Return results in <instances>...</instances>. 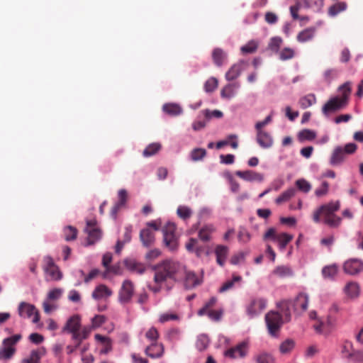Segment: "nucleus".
I'll use <instances>...</instances> for the list:
<instances>
[{"label": "nucleus", "mask_w": 363, "mask_h": 363, "mask_svg": "<svg viewBox=\"0 0 363 363\" xmlns=\"http://www.w3.org/2000/svg\"><path fill=\"white\" fill-rule=\"evenodd\" d=\"M153 269L155 283L164 284L168 280L174 282L180 281L185 272V266L179 262L167 259L154 266Z\"/></svg>", "instance_id": "nucleus-1"}, {"label": "nucleus", "mask_w": 363, "mask_h": 363, "mask_svg": "<svg viewBox=\"0 0 363 363\" xmlns=\"http://www.w3.org/2000/svg\"><path fill=\"white\" fill-rule=\"evenodd\" d=\"M340 203L339 201H332L321 205L313 213V221L319 223L322 218L323 223L330 228H338L341 225L342 218L337 216L335 213L340 209Z\"/></svg>", "instance_id": "nucleus-2"}, {"label": "nucleus", "mask_w": 363, "mask_h": 363, "mask_svg": "<svg viewBox=\"0 0 363 363\" xmlns=\"http://www.w3.org/2000/svg\"><path fill=\"white\" fill-rule=\"evenodd\" d=\"M62 332L70 334L72 340L82 342L89 337L91 328L89 325H82V316L74 314L67 320Z\"/></svg>", "instance_id": "nucleus-3"}, {"label": "nucleus", "mask_w": 363, "mask_h": 363, "mask_svg": "<svg viewBox=\"0 0 363 363\" xmlns=\"http://www.w3.org/2000/svg\"><path fill=\"white\" fill-rule=\"evenodd\" d=\"M340 96L331 97L322 107V113L324 116H328L345 108L348 104V98L351 92L350 82H345L340 86Z\"/></svg>", "instance_id": "nucleus-4"}, {"label": "nucleus", "mask_w": 363, "mask_h": 363, "mask_svg": "<svg viewBox=\"0 0 363 363\" xmlns=\"http://www.w3.org/2000/svg\"><path fill=\"white\" fill-rule=\"evenodd\" d=\"M217 301L218 299L216 297H211L204 303L203 306L198 311V315H207L211 320L214 322L220 320L224 310L221 306L216 308Z\"/></svg>", "instance_id": "nucleus-5"}, {"label": "nucleus", "mask_w": 363, "mask_h": 363, "mask_svg": "<svg viewBox=\"0 0 363 363\" xmlns=\"http://www.w3.org/2000/svg\"><path fill=\"white\" fill-rule=\"evenodd\" d=\"M265 323L269 334L273 337H278L279 330L284 323L281 315L270 311L265 315Z\"/></svg>", "instance_id": "nucleus-6"}, {"label": "nucleus", "mask_w": 363, "mask_h": 363, "mask_svg": "<svg viewBox=\"0 0 363 363\" xmlns=\"http://www.w3.org/2000/svg\"><path fill=\"white\" fill-rule=\"evenodd\" d=\"M267 300L263 297H252L245 305V312L250 318L259 315L267 308Z\"/></svg>", "instance_id": "nucleus-7"}, {"label": "nucleus", "mask_w": 363, "mask_h": 363, "mask_svg": "<svg viewBox=\"0 0 363 363\" xmlns=\"http://www.w3.org/2000/svg\"><path fill=\"white\" fill-rule=\"evenodd\" d=\"M175 232L176 225L172 222H167L162 229L164 243L170 251H175L178 247V237Z\"/></svg>", "instance_id": "nucleus-8"}, {"label": "nucleus", "mask_w": 363, "mask_h": 363, "mask_svg": "<svg viewBox=\"0 0 363 363\" xmlns=\"http://www.w3.org/2000/svg\"><path fill=\"white\" fill-rule=\"evenodd\" d=\"M249 350L250 341L245 340L235 346L225 350L223 355L230 359H244L248 355Z\"/></svg>", "instance_id": "nucleus-9"}, {"label": "nucleus", "mask_w": 363, "mask_h": 363, "mask_svg": "<svg viewBox=\"0 0 363 363\" xmlns=\"http://www.w3.org/2000/svg\"><path fill=\"white\" fill-rule=\"evenodd\" d=\"M43 270L47 281H60L62 279V273L50 256L44 257Z\"/></svg>", "instance_id": "nucleus-10"}, {"label": "nucleus", "mask_w": 363, "mask_h": 363, "mask_svg": "<svg viewBox=\"0 0 363 363\" xmlns=\"http://www.w3.org/2000/svg\"><path fill=\"white\" fill-rule=\"evenodd\" d=\"M18 313L22 318H30L33 316L32 322L38 323L40 314L35 306L31 303L22 301L18 306Z\"/></svg>", "instance_id": "nucleus-11"}, {"label": "nucleus", "mask_w": 363, "mask_h": 363, "mask_svg": "<svg viewBox=\"0 0 363 363\" xmlns=\"http://www.w3.org/2000/svg\"><path fill=\"white\" fill-rule=\"evenodd\" d=\"M134 293L135 286L133 281L130 279L124 280L118 291V301L123 304L130 303Z\"/></svg>", "instance_id": "nucleus-12"}, {"label": "nucleus", "mask_w": 363, "mask_h": 363, "mask_svg": "<svg viewBox=\"0 0 363 363\" xmlns=\"http://www.w3.org/2000/svg\"><path fill=\"white\" fill-rule=\"evenodd\" d=\"M85 231L88 235V244L91 245L100 240L101 237V232L97 227L96 220L91 219L86 220V226Z\"/></svg>", "instance_id": "nucleus-13"}, {"label": "nucleus", "mask_w": 363, "mask_h": 363, "mask_svg": "<svg viewBox=\"0 0 363 363\" xmlns=\"http://www.w3.org/2000/svg\"><path fill=\"white\" fill-rule=\"evenodd\" d=\"M345 273L356 275L363 271V261L357 258L349 259L343 264Z\"/></svg>", "instance_id": "nucleus-14"}, {"label": "nucleus", "mask_w": 363, "mask_h": 363, "mask_svg": "<svg viewBox=\"0 0 363 363\" xmlns=\"http://www.w3.org/2000/svg\"><path fill=\"white\" fill-rule=\"evenodd\" d=\"M184 284L186 289H193L200 285L203 281L202 275H197L192 271H186L184 273Z\"/></svg>", "instance_id": "nucleus-15"}, {"label": "nucleus", "mask_w": 363, "mask_h": 363, "mask_svg": "<svg viewBox=\"0 0 363 363\" xmlns=\"http://www.w3.org/2000/svg\"><path fill=\"white\" fill-rule=\"evenodd\" d=\"M309 302V296L305 292L299 293L292 301L293 309L297 312H304L307 310Z\"/></svg>", "instance_id": "nucleus-16"}, {"label": "nucleus", "mask_w": 363, "mask_h": 363, "mask_svg": "<svg viewBox=\"0 0 363 363\" xmlns=\"http://www.w3.org/2000/svg\"><path fill=\"white\" fill-rule=\"evenodd\" d=\"M256 140L259 145L263 149H268L272 147L274 140L271 134L264 130H256Z\"/></svg>", "instance_id": "nucleus-17"}, {"label": "nucleus", "mask_w": 363, "mask_h": 363, "mask_svg": "<svg viewBox=\"0 0 363 363\" xmlns=\"http://www.w3.org/2000/svg\"><path fill=\"white\" fill-rule=\"evenodd\" d=\"M113 291L105 284L97 285L91 294V297L96 300L106 299L112 296Z\"/></svg>", "instance_id": "nucleus-18"}, {"label": "nucleus", "mask_w": 363, "mask_h": 363, "mask_svg": "<svg viewBox=\"0 0 363 363\" xmlns=\"http://www.w3.org/2000/svg\"><path fill=\"white\" fill-rule=\"evenodd\" d=\"M240 88V84L238 82L229 83L222 89L220 96L223 99L230 100L236 96Z\"/></svg>", "instance_id": "nucleus-19"}, {"label": "nucleus", "mask_w": 363, "mask_h": 363, "mask_svg": "<svg viewBox=\"0 0 363 363\" xmlns=\"http://www.w3.org/2000/svg\"><path fill=\"white\" fill-rule=\"evenodd\" d=\"M46 354L44 347H40L30 351L28 357L23 358L20 363H40L41 358Z\"/></svg>", "instance_id": "nucleus-20"}, {"label": "nucleus", "mask_w": 363, "mask_h": 363, "mask_svg": "<svg viewBox=\"0 0 363 363\" xmlns=\"http://www.w3.org/2000/svg\"><path fill=\"white\" fill-rule=\"evenodd\" d=\"M164 346L157 342H152L145 350V353L152 359L160 358L164 354Z\"/></svg>", "instance_id": "nucleus-21"}, {"label": "nucleus", "mask_w": 363, "mask_h": 363, "mask_svg": "<svg viewBox=\"0 0 363 363\" xmlns=\"http://www.w3.org/2000/svg\"><path fill=\"white\" fill-rule=\"evenodd\" d=\"M235 174L241 178L242 179L247 182H262L264 178L263 175L260 173H257L252 170H245V171H237Z\"/></svg>", "instance_id": "nucleus-22"}, {"label": "nucleus", "mask_w": 363, "mask_h": 363, "mask_svg": "<svg viewBox=\"0 0 363 363\" xmlns=\"http://www.w3.org/2000/svg\"><path fill=\"white\" fill-rule=\"evenodd\" d=\"M278 308L283 315V320L289 322L291 318V309H293L292 300H283L277 303Z\"/></svg>", "instance_id": "nucleus-23"}, {"label": "nucleus", "mask_w": 363, "mask_h": 363, "mask_svg": "<svg viewBox=\"0 0 363 363\" xmlns=\"http://www.w3.org/2000/svg\"><path fill=\"white\" fill-rule=\"evenodd\" d=\"M360 286L356 281H350L347 283L343 289V291L345 295L351 299L359 297L360 295Z\"/></svg>", "instance_id": "nucleus-24"}, {"label": "nucleus", "mask_w": 363, "mask_h": 363, "mask_svg": "<svg viewBox=\"0 0 363 363\" xmlns=\"http://www.w3.org/2000/svg\"><path fill=\"white\" fill-rule=\"evenodd\" d=\"M243 61L233 65L225 73V78L227 81L231 82L236 79L241 74L243 69Z\"/></svg>", "instance_id": "nucleus-25"}, {"label": "nucleus", "mask_w": 363, "mask_h": 363, "mask_svg": "<svg viewBox=\"0 0 363 363\" xmlns=\"http://www.w3.org/2000/svg\"><path fill=\"white\" fill-rule=\"evenodd\" d=\"M124 264L130 272L138 274H143L146 269L145 267L142 263L133 259H125Z\"/></svg>", "instance_id": "nucleus-26"}, {"label": "nucleus", "mask_w": 363, "mask_h": 363, "mask_svg": "<svg viewBox=\"0 0 363 363\" xmlns=\"http://www.w3.org/2000/svg\"><path fill=\"white\" fill-rule=\"evenodd\" d=\"M140 239L143 246L150 247L155 242V233L150 228H144L140 233Z\"/></svg>", "instance_id": "nucleus-27"}, {"label": "nucleus", "mask_w": 363, "mask_h": 363, "mask_svg": "<svg viewBox=\"0 0 363 363\" xmlns=\"http://www.w3.org/2000/svg\"><path fill=\"white\" fill-rule=\"evenodd\" d=\"M345 160V153L342 147H336L330 157V163L333 166L341 164Z\"/></svg>", "instance_id": "nucleus-28"}, {"label": "nucleus", "mask_w": 363, "mask_h": 363, "mask_svg": "<svg viewBox=\"0 0 363 363\" xmlns=\"http://www.w3.org/2000/svg\"><path fill=\"white\" fill-rule=\"evenodd\" d=\"M229 249L227 246L218 245L215 248V255L216 256L217 263L223 267L224 266L228 257Z\"/></svg>", "instance_id": "nucleus-29"}, {"label": "nucleus", "mask_w": 363, "mask_h": 363, "mask_svg": "<svg viewBox=\"0 0 363 363\" xmlns=\"http://www.w3.org/2000/svg\"><path fill=\"white\" fill-rule=\"evenodd\" d=\"M321 273L325 279L333 281L338 273V265L337 264L326 265L323 267Z\"/></svg>", "instance_id": "nucleus-30"}, {"label": "nucleus", "mask_w": 363, "mask_h": 363, "mask_svg": "<svg viewBox=\"0 0 363 363\" xmlns=\"http://www.w3.org/2000/svg\"><path fill=\"white\" fill-rule=\"evenodd\" d=\"M216 228L213 224H207L203 225L199 231V238L203 242L209 241L211 235L215 232Z\"/></svg>", "instance_id": "nucleus-31"}, {"label": "nucleus", "mask_w": 363, "mask_h": 363, "mask_svg": "<svg viewBox=\"0 0 363 363\" xmlns=\"http://www.w3.org/2000/svg\"><path fill=\"white\" fill-rule=\"evenodd\" d=\"M163 111L171 116H179L182 113V108L176 103H167L162 106Z\"/></svg>", "instance_id": "nucleus-32"}, {"label": "nucleus", "mask_w": 363, "mask_h": 363, "mask_svg": "<svg viewBox=\"0 0 363 363\" xmlns=\"http://www.w3.org/2000/svg\"><path fill=\"white\" fill-rule=\"evenodd\" d=\"M94 338L104 346V348L100 351L101 354H106L112 350V341L109 337L100 334H96Z\"/></svg>", "instance_id": "nucleus-33"}, {"label": "nucleus", "mask_w": 363, "mask_h": 363, "mask_svg": "<svg viewBox=\"0 0 363 363\" xmlns=\"http://www.w3.org/2000/svg\"><path fill=\"white\" fill-rule=\"evenodd\" d=\"M238 137L235 134H230L227 136L226 140L218 141L216 147L217 149H220L225 145H230L232 148L237 149L238 147Z\"/></svg>", "instance_id": "nucleus-34"}, {"label": "nucleus", "mask_w": 363, "mask_h": 363, "mask_svg": "<svg viewBox=\"0 0 363 363\" xmlns=\"http://www.w3.org/2000/svg\"><path fill=\"white\" fill-rule=\"evenodd\" d=\"M212 58L214 63L220 67L227 60V54L222 49L217 48L213 50Z\"/></svg>", "instance_id": "nucleus-35"}, {"label": "nucleus", "mask_w": 363, "mask_h": 363, "mask_svg": "<svg viewBox=\"0 0 363 363\" xmlns=\"http://www.w3.org/2000/svg\"><path fill=\"white\" fill-rule=\"evenodd\" d=\"M315 28H308L301 31L297 35V40L299 43H306L313 39L315 35Z\"/></svg>", "instance_id": "nucleus-36"}, {"label": "nucleus", "mask_w": 363, "mask_h": 363, "mask_svg": "<svg viewBox=\"0 0 363 363\" xmlns=\"http://www.w3.org/2000/svg\"><path fill=\"white\" fill-rule=\"evenodd\" d=\"M242 279L239 275H233V277L230 280H227L223 285L219 288L218 292L223 293L231 289H233L235 284V283H240Z\"/></svg>", "instance_id": "nucleus-37"}, {"label": "nucleus", "mask_w": 363, "mask_h": 363, "mask_svg": "<svg viewBox=\"0 0 363 363\" xmlns=\"http://www.w3.org/2000/svg\"><path fill=\"white\" fill-rule=\"evenodd\" d=\"M273 274L281 278H284L287 277H292L294 275V272L291 268L289 266L286 265H280L277 266L273 270Z\"/></svg>", "instance_id": "nucleus-38"}, {"label": "nucleus", "mask_w": 363, "mask_h": 363, "mask_svg": "<svg viewBox=\"0 0 363 363\" xmlns=\"http://www.w3.org/2000/svg\"><path fill=\"white\" fill-rule=\"evenodd\" d=\"M316 103V97L314 94H308L301 97L298 100V104L301 108L306 109Z\"/></svg>", "instance_id": "nucleus-39"}, {"label": "nucleus", "mask_w": 363, "mask_h": 363, "mask_svg": "<svg viewBox=\"0 0 363 363\" xmlns=\"http://www.w3.org/2000/svg\"><path fill=\"white\" fill-rule=\"evenodd\" d=\"M293 239V235L286 233H281L280 234H278V237L277 238V242L279 245V248L281 251L284 250L286 245L289 242H291Z\"/></svg>", "instance_id": "nucleus-40"}, {"label": "nucleus", "mask_w": 363, "mask_h": 363, "mask_svg": "<svg viewBox=\"0 0 363 363\" xmlns=\"http://www.w3.org/2000/svg\"><path fill=\"white\" fill-rule=\"evenodd\" d=\"M347 8V5L345 1H339L333 4L328 9L329 16L334 17L342 11H345Z\"/></svg>", "instance_id": "nucleus-41"}, {"label": "nucleus", "mask_w": 363, "mask_h": 363, "mask_svg": "<svg viewBox=\"0 0 363 363\" xmlns=\"http://www.w3.org/2000/svg\"><path fill=\"white\" fill-rule=\"evenodd\" d=\"M296 193V190L294 188H289L280 194V196L275 199V202L277 204H281L288 201L295 196Z\"/></svg>", "instance_id": "nucleus-42"}, {"label": "nucleus", "mask_w": 363, "mask_h": 363, "mask_svg": "<svg viewBox=\"0 0 363 363\" xmlns=\"http://www.w3.org/2000/svg\"><path fill=\"white\" fill-rule=\"evenodd\" d=\"M316 137V133L310 129H303L301 131H300L298 134V138L299 141L303 142L306 140H313Z\"/></svg>", "instance_id": "nucleus-43"}, {"label": "nucleus", "mask_w": 363, "mask_h": 363, "mask_svg": "<svg viewBox=\"0 0 363 363\" xmlns=\"http://www.w3.org/2000/svg\"><path fill=\"white\" fill-rule=\"evenodd\" d=\"M193 211L187 206L180 205L177 210V216L184 220L189 219L192 216Z\"/></svg>", "instance_id": "nucleus-44"}, {"label": "nucleus", "mask_w": 363, "mask_h": 363, "mask_svg": "<svg viewBox=\"0 0 363 363\" xmlns=\"http://www.w3.org/2000/svg\"><path fill=\"white\" fill-rule=\"evenodd\" d=\"M258 45L259 41L256 40H251L248 41L245 45L241 47V52L245 54L253 53L257 50Z\"/></svg>", "instance_id": "nucleus-45"}, {"label": "nucleus", "mask_w": 363, "mask_h": 363, "mask_svg": "<svg viewBox=\"0 0 363 363\" xmlns=\"http://www.w3.org/2000/svg\"><path fill=\"white\" fill-rule=\"evenodd\" d=\"M161 149V145L159 143H153L147 146L143 150L144 157H148L155 155Z\"/></svg>", "instance_id": "nucleus-46"}, {"label": "nucleus", "mask_w": 363, "mask_h": 363, "mask_svg": "<svg viewBox=\"0 0 363 363\" xmlns=\"http://www.w3.org/2000/svg\"><path fill=\"white\" fill-rule=\"evenodd\" d=\"M257 363H274L273 356L268 352H262L255 357Z\"/></svg>", "instance_id": "nucleus-47"}, {"label": "nucleus", "mask_w": 363, "mask_h": 363, "mask_svg": "<svg viewBox=\"0 0 363 363\" xmlns=\"http://www.w3.org/2000/svg\"><path fill=\"white\" fill-rule=\"evenodd\" d=\"M209 345V339L206 335H200L198 336L196 347L199 351L205 350Z\"/></svg>", "instance_id": "nucleus-48"}, {"label": "nucleus", "mask_w": 363, "mask_h": 363, "mask_svg": "<svg viewBox=\"0 0 363 363\" xmlns=\"http://www.w3.org/2000/svg\"><path fill=\"white\" fill-rule=\"evenodd\" d=\"M63 232L67 241L74 240L77 238V230L73 226L69 225L65 227Z\"/></svg>", "instance_id": "nucleus-49"}, {"label": "nucleus", "mask_w": 363, "mask_h": 363, "mask_svg": "<svg viewBox=\"0 0 363 363\" xmlns=\"http://www.w3.org/2000/svg\"><path fill=\"white\" fill-rule=\"evenodd\" d=\"M294 50L290 48H284L279 52V57L281 61L291 60L294 57Z\"/></svg>", "instance_id": "nucleus-50"}, {"label": "nucleus", "mask_w": 363, "mask_h": 363, "mask_svg": "<svg viewBox=\"0 0 363 363\" xmlns=\"http://www.w3.org/2000/svg\"><path fill=\"white\" fill-rule=\"evenodd\" d=\"M296 186L298 190L307 194L311 189V184L305 179H299L296 181Z\"/></svg>", "instance_id": "nucleus-51"}, {"label": "nucleus", "mask_w": 363, "mask_h": 363, "mask_svg": "<svg viewBox=\"0 0 363 363\" xmlns=\"http://www.w3.org/2000/svg\"><path fill=\"white\" fill-rule=\"evenodd\" d=\"M353 352L352 343L350 341H345L341 346V353L343 357L349 359Z\"/></svg>", "instance_id": "nucleus-52"}, {"label": "nucleus", "mask_w": 363, "mask_h": 363, "mask_svg": "<svg viewBox=\"0 0 363 363\" xmlns=\"http://www.w3.org/2000/svg\"><path fill=\"white\" fill-rule=\"evenodd\" d=\"M281 43L282 39L280 37H273L270 39L268 44V48L273 52H278Z\"/></svg>", "instance_id": "nucleus-53"}, {"label": "nucleus", "mask_w": 363, "mask_h": 363, "mask_svg": "<svg viewBox=\"0 0 363 363\" xmlns=\"http://www.w3.org/2000/svg\"><path fill=\"white\" fill-rule=\"evenodd\" d=\"M206 155V151L203 148H195L191 152V159L193 161H199L203 160Z\"/></svg>", "instance_id": "nucleus-54"}, {"label": "nucleus", "mask_w": 363, "mask_h": 363, "mask_svg": "<svg viewBox=\"0 0 363 363\" xmlns=\"http://www.w3.org/2000/svg\"><path fill=\"white\" fill-rule=\"evenodd\" d=\"M16 352L15 347H9L4 346L0 349V359H9L12 357Z\"/></svg>", "instance_id": "nucleus-55"}, {"label": "nucleus", "mask_w": 363, "mask_h": 363, "mask_svg": "<svg viewBox=\"0 0 363 363\" xmlns=\"http://www.w3.org/2000/svg\"><path fill=\"white\" fill-rule=\"evenodd\" d=\"M179 316L175 313L172 312H166L162 313L159 317V322L161 323H164L171 320H179Z\"/></svg>", "instance_id": "nucleus-56"}, {"label": "nucleus", "mask_w": 363, "mask_h": 363, "mask_svg": "<svg viewBox=\"0 0 363 363\" xmlns=\"http://www.w3.org/2000/svg\"><path fill=\"white\" fill-rule=\"evenodd\" d=\"M62 293L63 290L62 289L54 288L50 290V291L48 292L46 300L50 301H57L59 298H60V297L62 295Z\"/></svg>", "instance_id": "nucleus-57"}, {"label": "nucleus", "mask_w": 363, "mask_h": 363, "mask_svg": "<svg viewBox=\"0 0 363 363\" xmlns=\"http://www.w3.org/2000/svg\"><path fill=\"white\" fill-rule=\"evenodd\" d=\"M20 334H16L3 340V345L9 347H14V345L21 339Z\"/></svg>", "instance_id": "nucleus-58"}, {"label": "nucleus", "mask_w": 363, "mask_h": 363, "mask_svg": "<svg viewBox=\"0 0 363 363\" xmlns=\"http://www.w3.org/2000/svg\"><path fill=\"white\" fill-rule=\"evenodd\" d=\"M91 325H89L91 328V330L93 329L99 328L106 322V318L103 315H96L94 317L91 318Z\"/></svg>", "instance_id": "nucleus-59"}, {"label": "nucleus", "mask_w": 363, "mask_h": 363, "mask_svg": "<svg viewBox=\"0 0 363 363\" xmlns=\"http://www.w3.org/2000/svg\"><path fill=\"white\" fill-rule=\"evenodd\" d=\"M218 80L215 77L209 78L204 84V89L206 92H212L218 87Z\"/></svg>", "instance_id": "nucleus-60"}, {"label": "nucleus", "mask_w": 363, "mask_h": 363, "mask_svg": "<svg viewBox=\"0 0 363 363\" xmlns=\"http://www.w3.org/2000/svg\"><path fill=\"white\" fill-rule=\"evenodd\" d=\"M295 343L292 340L288 339L284 341L279 347L280 352L282 354H286L289 352L294 347Z\"/></svg>", "instance_id": "nucleus-61"}, {"label": "nucleus", "mask_w": 363, "mask_h": 363, "mask_svg": "<svg viewBox=\"0 0 363 363\" xmlns=\"http://www.w3.org/2000/svg\"><path fill=\"white\" fill-rule=\"evenodd\" d=\"M225 177L228 180L230 188L232 192L237 193L240 190V184L235 181L232 176V174L229 172L225 174Z\"/></svg>", "instance_id": "nucleus-62"}, {"label": "nucleus", "mask_w": 363, "mask_h": 363, "mask_svg": "<svg viewBox=\"0 0 363 363\" xmlns=\"http://www.w3.org/2000/svg\"><path fill=\"white\" fill-rule=\"evenodd\" d=\"M146 338L152 342H155L159 338V333L156 328L151 327L145 333Z\"/></svg>", "instance_id": "nucleus-63"}, {"label": "nucleus", "mask_w": 363, "mask_h": 363, "mask_svg": "<svg viewBox=\"0 0 363 363\" xmlns=\"http://www.w3.org/2000/svg\"><path fill=\"white\" fill-rule=\"evenodd\" d=\"M348 359L354 363H363V351H354Z\"/></svg>", "instance_id": "nucleus-64"}]
</instances>
